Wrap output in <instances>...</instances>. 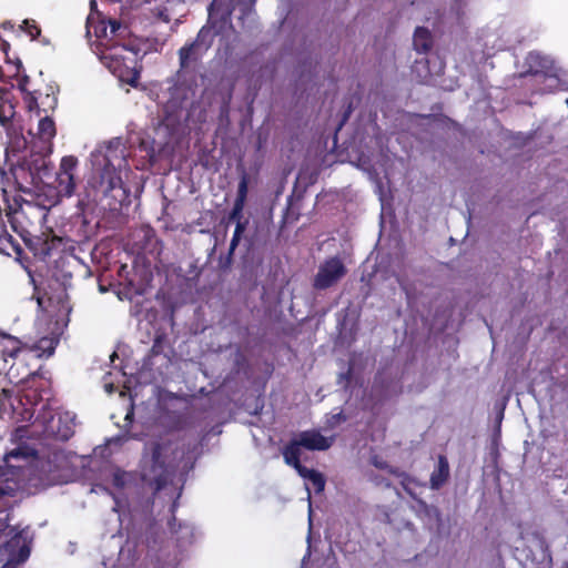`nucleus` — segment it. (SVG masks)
<instances>
[{"label": "nucleus", "mask_w": 568, "mask_h": 568, "mask_svg": "<svg viewBox=\"0 0 568 568\" xmlns=\"http://www.w3.org/2000/svg\"><path fill=\"white\" fill-rule=\"evenodd\" d=\"M165 343H166V335L164 333L156 334L153 339L152 347L150 349V355L151 356L161 355L164 352Z\"/></svg>", "instance_id": "25"}, {"label": "nucleus", "mask_w": 568, "mask_h": 568, "mask_svg": "<svg viewBox=\"0 0 568 568\" xmlns=\"http://www.w3.org/2000/svg\"><path fill=\"white\" fill-rule=\"evenodd\" d=\"M78 158L74 155H65L61 159L54 180L58 195L70 197L74 194V172L78 168Z\"/></svg>", "instance_id": "10"}, {"label": "nucleus", "mask_w": 568, "mask_h": 568, "mask_svg": "<svg viewBox=\"0 0 568 568\" xmlns=\"http://www.w3.org/2000/svg\"><path fill=\"white\" fill-rule=\"evenodd\" d=\"M331 445L332 442L323 436L318 430H304L298 434L297 438L292 439L284 446L282 455L286 465L300 466V464H302V447L308 450H326Z\"/></svg>", "instance_id": "4"}, {"label": "nucleus", "mask_w": 568, "mask_h": 568, "mask_svg": "<svg viewBox=\"0 0 568 568\" xmlns=\"http://www.w3.org/2000/svg\"><path fill=\"white\" fill-rule=\"evenodd\" d=\"M24 351L22 342L9 334L0 333V373H11L16 359Z\"/></svg>", "instance_id": "12"}, {"label": "nucleus", "mask_w": 568, "mask_h": 568, "mask_svg": "<svg viewBox=\"0 0 568 568\" xmlns=\"http://www.w3.org/2000/svg\"><path fill=\"white\" fill-rule=\"evenodd\" d=\"M375 483L377 485H384L386 488H390L392 487V483L388 479H385L383 477L376 476L375 477Z\"/></svg>", "instance_id": "34"}, {"label": "nucleus", "mask_w": 568, "mask_h": 568, "mask_svg": "<svg viewBox=\"0 0 568 568\" xmlns=\"http://www.w3.org/2000/svg\"><path fill=\"white\" fill-rule=\"evenodd\" d=\"M413 484H417V480L412 477L409 474H405L402 478H400V486L403 487V489L412 497L414 498L415 500H417L418 505L422 506L423 508H426L427 507V504L422 500V499H417L416 498V495L415 493L413 491L410 485Z\"/></svg>", "instance_id": "22"}, {"label": "nucleus", "mask_w": 568, "mask_h": 568, "mask_svg": "<svg viewBox=\"0 0 568 568\" xmlns=\"http://www.w3.org/2000/svg\"><path fill=\"white\" fill-rule=\"evenodd\" d=\"M450 470L448 460L444 455H439L437 467L430 475V488L434 490H438L439 488H442L448 480Z\"/></svg>", "instance_id": "18"}, {"label": "nucleus", "mask_w": 568, "mask_h": 568, "mask_svg": "<svg viewBox=\"0 0 568 568\" xmlns=\"http://www.w3.org/2000/svg\"><path fill=\"white\" fill-rule=\"evenodd\" d=\"M51 153L52 151H43L40 146L30 144V154L22 158L40 183L50 175L48 156Z\"/></svg>", "instance_id": "14"}, {"label": "nucleus", "mask_w": 568, "mask_h": 568, "mask_svg": "<svg viewBox=\"0 0 568 568\" xmlns=\"http://www.w3.org/2000/svg\"><path fill=\"white\" fill-rule=\"evenodd\" d=\"M22 29L31 37L32 40L37 39L41 33V29L34 20H24Z\"/></svg>", "instance_id": "26"}, {"label": "nucleus", "mask_w": 568, "mask_h": 568, "mask_svg": "<svg viewBox=\"0 0 568 568\" xmlns=\"http://www.w3.org/2000/svg\"><path fill=\"white\" fill-rule=\"evenodd\" d=\"M14 496L16 489L8 481H0V534L11 537L8 541L10 547L17 546L21 537V532H16V529L9 524L12 509L10 498Z\"/></svg>", "instance_id": "9"}, {"label": "nucleus", "mask_w": 568, "mask_h": 568, "mask_svg": "<svg viewBox=\"0 0 568 568\" xmlns=\"http://www.w3.org/2000/svg\"><path fill=\"white\" fill-rule=\"evenodd\" d=\"M68 263V257H59L57 261H55V268H60V267H63L65 264Z\"/></svg>", "instance_id": "36"}, {"label": "nucleus", "mask_w": 568, "mask_h": 568, "mask_svg": "<svg viewBox=\"0 0 568 568\" xmlns=\"http://www.w3.org/2000/svg\"><path fill=\"white\" fill-rule=\"evenodd\" d=\"M12 400L13 397L10 390L6 388L0 389V417H3V415L11 413L10 402Z\"/></svg>", "instance_id": "23"}, {"label": "nucleus", "mask_w": 568, "mask_h": 568, "mask_svg": "<svg viewBox=\"0 0 568 568\" xmlns=\"http://www.w3.org/2000/svg\"><path fill=\"white\" fill-rule=\"evenodd\" d=\"M85 205H87V204L84 203V201H83V200H79V201H78V207H79L82 212L84 211V206H85Z\"/></svg>", "instance_id": "43"}, {"label": "nucleus", "mask_w": 568, "mask_h": 568, "mask_svg": "<svg viewBox=\"0 0 568 568\" xmlns=\"http://www.w3.org/2000/svg\"><path fill=\"white\" fill-rule=\"evenodd\" d=\"M292 467L297 471V474L301 477H303L304 479H307L312 483L315 493L318 494V493L324 491L326 481H325V478L322 473H320L315 469H310V468L303 466L302 464H300V466H292Z\"/></svg>", "instance_id": "21"}, {"label": "nucleus", "mask_w": 568, "mask_h": 568, "mask_svg": "<svg viewBox=\"0 0 568 568\" xmlns=\"http://www.w3.org/2000/svg\"><path fill=\"white\" fill-rule=\"evenodd\" d=\"M129 27L123 24L121 21L115 19H109L108 23L102 20L95 28V36L98 38H105L110 45L105 44V50L102 52L103 59L113 58L112 50L119 45V41L124 39L129 34Z\"/></svg>", "instance_id": "11"}, {"label": "nucleus", "mask_w": 568, "mask_h": 568, "mask_svg": "<svg viewBox=\"0 0 568 568\" xmlns=\"http://www.w3.org/2000/svg\"><path fill=\"white\" fill-rule=\"evenodd\" d=\"M243 209H244V205L239 204V203H234L233 207H232V211H231V213L229 215V221L230 222L235 221L236 223H237V221H241Z\"/></svg>", "instance_id": "27"}, {"label": "nucleus", "mask_w": 568, "mask_h": 568, "mask_svg": "<svg viewBox=\"0 0 568 568\" xmlns=\"http://www.w3.org/2000/svg\"><path fill=\"white\" fill-rule=\"evenodd\" d=\"M347 273V270L337 256L325 260L313 280V287L317 291L327 290L337 284Z\"/></svg>", "instance_id": "8"}, {"label": "nucleus", "mask_w": 568, "mask_h": 568, "mask_svg": "<svg viewBox=\"0 0 568 568\" xmlns=\"http://www.w3.org/2000/svg\"><path fill=\"white\" fill-rule=\"evenodd\" d=\"M245 226H246V222L237 221L233 234H237V235L242 236L243 232L245 231Z\"/></svg>", "instance_id": "32"}, {"label": "nucleus", "mask_w": 568, "mask_h": 568, "mask_svg": "<svg viewBox=\"0 0 568 568\" xmlns=\"http://www.w3.org/2000/svg\"><path fill=\"white\" fill-rule=\"evenodd\" d=\"M8 89L0 88V125L11 135L14 133L13 119L16 115V106L9 99Z\"/></svg>", "instance_id": "16"}, {"label": "nucleus", "mask_w": 568, "mask_h": 568, "mask_svg": "<svg viewBox=\"0 0 568 568\" xmlns=\"http://www.w3.org/2000/svg\"><path fill=\"white\" fill-rule=\"evenodd\" d=\"M6 216L12 231L23 240L39 260L45 261L54 252L63 250V239L52 232L42 233L41 236L32 235V227L42 217L41 209L32 202H19L14 199L13 204H7Z\"/></svg>", "instance_id": "1"}, {"label": "nucleus", "mask_w": 568, "mask_h": 568, "mask_svg": "<svg viewBox=\"0 0 568 568\" xmlns=\"http://www.w3.org/2000/svg\"><path fill=\"white\" fill-rule=\"evenodd\" d=\"M28 163H24L22 159H19L16 164L10 166V174L14 181V184L20 191L27 192L32 187L38 186L40 181L31 172Z\"/></svg>", "instance_id": "15"}, {"label": "nucleus", "mask_w": 568, "mask_h": 568, "mask_svg": "<svg viewBox=\"0 0 568 568\" xmlns=\"http://www.w3.org/2000/svg\"><path fill=\"white\" fill-rule=\"evenodd\" d=\"M336 417H337V419H343V420H345V419H346V418H345V416H343V414H342V413L337 414V415H336Z\"/></svg>", "instance_id": "45"}, {"label": "nucleus", "mask_w": 568, "mask_h": 568, "mask_svg": "<svg viewBox=\"0 0 568 568\" xmlns=\"http://www.w3.org/2000/svg\"><path fill=\"white\" fill-rule=\"evenodd\" d=\"M351 106L348 108V110L344 113L343 115V119L341 121V124H339V128L348 120V116H349V113H351Z\"/></svg>", "instance_id": "39"}, {"label": "nucleus", "mask_w": 568, "mask_h": 568, "mask_svg": "<svg viewBox=\"0 0 568 568\" xmlns=\"http://www.w3.org/2000/svg\"><path fill=\"white\" fill-rule=\"evenodd\" d=\"M215 3H211L209 8V20L203 26L195 39L191 42H186L178 51L179 54V72L194 71L197 64L201 62L204 54L213 44L215 37L221 32V29L231 20V10H226L221 17V26L216 29L215 17Z\"/></svg>", "instance_id": "2"}, {"label": "nucleus", "mask_w": 568, "mask_h": 568, "mask_svg": "<svg viewBox=\"0 0 568 568\" xmlns=\"http://www.w3.org/2000/svg\"><path fill=\"white\" fill-rule=\"evenodd\" d=\"M0 47H1V50L8 54V51L10 49V43L6 40H1V43H0Z\"/></svg>", "instance_id": "38"}, {"label": "nucleus", "mask_w": 568, "mask_h": 568, "mask_svg": "<svg viewBox=\"0 0 568 568\" xmlns=\"http://www.w3.org/2000/svg\"><path fill=\"white\" fill-rule=\"evenodd\" d=\"M71 278H72V272H71V271H69V270H64V271H62L61 280H62L63 282L69 281V280H71Z\"/></svg>", "instance_id": "37"}, {"label": "nucleus", "mask_w": 568, "mask_h": 568, "mask_svg": "<svg viewBox=\"0 0 568 568\" xmlns=\"http://www.w3.org/2000/svg\"><path fill=\"white\" fill-rule=\"evenodd\" d=\"M42 390L38 387H23L10 402V410L17 422H31L36 407L44 404Z\"/></svg>", "instance_id": "6"}, {"label": "nucleus", "mask_w": 568, "mask_h": 568, "mask_svg": "<svg viewBox=\"0 0 568 568\" xmlns=\"http://www.w3.org/2000/svg\"><path fill=\"white\" fill-rule=\"evenodd\" d=\"M59 88L55 84H43L23 95V102L28 111H36L38 115L41 112L48 113L54 111L58 105Z\"/></svg>", "instance_id": "7"}, {"label": "nucleus", "mask_w": 568, "mask_h": 568, "mask_svg": "<svg viewBox=\"0 0 568 568\" xmlns=\"http://www.w3.org/2000/svg\"><path fill=\"white\" fill-rule=\"evenodd\" d=\"M0 253L7 256H16L18 261L23 254L20 243L6 229L0 232Z\"/></svg>", "instance_id": "19"}, {"label": "nucleus", "mask_w": 568, "mask_h": 568, "mask_svg": "<svg viewBox=\"0 0 568 568\" xmlns=\"http://www.w3.org/2000/svg\"><path fill=\"white\" fill-rule=\"evenodd\" d=\"M240 241H241V235L233 234L231 243H230V252H233L236 248Z\"/></svg>", "instance_id": "33"}, {"label": "nucleus", "mask_w": 568, "mask_h": 568, "mask_svg": "<svg viewBox=\"0 0 568 568\" xmlns=\"http://www.w3.org/2000/svg\"><path fill=\"white\" fill-rule=\"evenodd\" d=\"M31 135L30 144L40 146L43 151H53V139L57 134L55 123L49 115L39 120L37 133L29 132Z\"/></svg>", "instance_id": "13"}, {"label": "nucleus", "mask_w": 568, "mask_h": 568, "mask_svg": "<svg viewBox=\"0 0 568 568\" xmlns=\"http://www.w3.org/2000/svg\"><path fill=\"white\" fill-rule=\"evenodd\" d=\"M142 479L155 491L163 489L170 479V470L165 463L164 446L156 442L151 445V459L148 467L143 469Z\"/></svg>", "instance_id": "5"}, {"label": "nucleus", "mask_w": 568, "mask_h": 568, "mask_svg": "<svg viewBox=\"0 0 568 568\" xmlns=\"http://www.w3.org/2000/svg\"><path fill=\"white\" fill-rule=\"evenodd\" d=\"M138 79H139V74H138V73H134V75L132 77V79H130L128 82H129L131 85L135 87V85H136V83H138Z\"/></svg>", "instance_id": "41"}, {"label": "nucleus", "mask_w": 568, "mask_h": 568, "mask_svg": "<svg viewBox=\"0 0 568 568\" xmlns=\"http://www.w3.org/2000/svg\"><path fill=\"white\" fill-rule=\"evenodd\" d=\"M30 555V548L26 545H23L20 550H19V559L20 560H26Z\"/></svg>", "instance_id": "31"}, {"label": "nucleus", "mask_w": 568, "mask_h": 568, "mask_svg": "<svg viewBox=\"0 0 568 568\" xmlns=\"http://www.w3.org/2000/svg\"><path fill=\"white\" fill-rule=\"evenodd\" d=\"M16 67H17V73H19L20 70L23 69L22 62L19 59L17 60Z\"/></svg>", "instance_id": "44"}, {"label": "nucleus", "mask_w": 568, "mask_h": 568, "mask_svg": "<svg viewBox=\"0 0 568 568\" xmlns=\"http://www.w3.org/2000/svg\"><path fill=\"white\" fill-rule=\"evenodd\" d=\"M390 475L393 476H396L398 477L399 479L406 474V471H403L400 470L399 468L397 467H394V466H390L388 467V470H387Z\"/></svg>", "instance_id": "30"}, {"label": "nucleus", "mask_w": 568, "mask_h": 568, "mask_svg": "<svg viewBox=\"0 0 568 568\" xmlns=\"http://www.w3.org/2000/svg\"><path fill=\"white\" fill-rule=\"evenodd\" d=\"M169 529L171 531V534H176L178 532V528H181L182 524L181 523H176V518L175 516L173 515L172 518L169 520Z\"/></svg>", "instance_id": "29"}, {"label": "nucleus", "mask_w": 568, "mask_h": 568, "mask_svg": "<svg viewBox=\"0 0 568 568\" xmlns=\"http://www.w3.org/2000/svg\"><path fill=\"white\" fill-rule=\"evenodd\" d=\"M113 484L115 487L122 488L124 486V481L122 479V476L119 474H115L113 477Z\"/></svg>", "instance_id": "35"}, {"label": "nucleus", "mask_w": 568, "mask_h": 568, "mask_svg": "<svg viewBox=\"0 0 568 568\" xmlns=\"http://www.w3.org/2000/svg\"><path fill=\"white\" fill-rule=\"evenodd\" d=\"M29 82L30 78L27 74H23L18 81V89L23 93V95L27 94V92H30L27 88Z\"/></svg>", "instance_id": "28"}, {"label": "nucleus", "mask_w": 568, "mask_h": 568, "mask_svg": "<svg viewBox=\"0 0 568 568\" xmlns=\"http://www.w3.org/2000/svg\"><path fill=\"white\" fill-rule=\"evenodd\" d=\"M351 376H352V371H351V368L347 371V373H345V374H342V375H341V377H342V378H345V379H347V381H349V379H351Z\"/></svg>", "instance_id": "42"}, {"label": "nucleus", "mask_w": 568, "mask_h": 568, "mask_svg": "<svg viewBox=\"0 0 568 568\" xmlns=\"http://www.w3.org/2000/svg\"><path fill=\"white\" fill-rule=\"evenodd\" d=\"M41 426L44 437L67 442L74 434V417L69 412L54 413L48 403L43 404L34 422Z\"/></svg>", "instance_id": "3"}, {"label": "nucleus", "mask_w": 568, "mask_h": 568, "mask_svg": "<svg viewBox=\"0 0 568 568\" xmlns=\"http://www.w3.org/2000/svg\"><path fill=\"white\" fill-rule=\"evenodd\" d=\"M247 189H248V180H247L246 174H243V176L241 178V181L239 183V186H237V194H236V199H235L234 203L245 205V201L247 197Z\"/></svg>", "instance_id": "24"}, {"label": "nucleus", "mask_w": 568, "mask_h": 568, "mask_svg": "<svg viewBox=\"0 0 568 568\" xmlns=\"http://www.w3.org/2000/svg\"><path fill=\"white\" fill-rule=\"evenodd\" d=\"M527 70L521 73V77L527 75H544L547 77L552 68V62L538 52H529L526 58Z\"/></svg>", "instance_id": "17"}, {"label": "nucleus", "mask_w": 568, "mask_h": 568, "mask_svg": "<svg viewBox=\"0 0 568 568\" xmlns=\"http://www.w3.org/2000/svg\"><path fill=\"white\" fill-rule=\"evenodd\" d=\"M375 466L381 468V469H385V470H388V467H389V465L386 462L375 463Z\"/></svg>", "instance_id": "40"}, {"label": "nucleus", "mask_w": 568, "mask_h": 568, "mask_svg": "<svg viewBox=\"0 0 568 568\" xmlns=\"http://www.w3.org/2000/svg\"><path fill=\"white\" fill-rule=\"evenodd\" d=\"M433 36L425 27H417L413 37L414 49L418 53H427L433 48Z\"/></svg>", "instance_id": "20"}]
</instances>
